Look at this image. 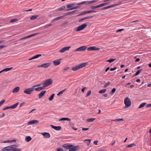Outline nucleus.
<instances>
[{
  "instance_id": "1",
  "label": "nucleus",
  "mask_w": 151,
  "mask_h": 151,
  "mask_svg": "<svg viewBox=\"0 0 151 151\" xmlns=\"http://www.w3.org/2000/svg\"><path fill=\"white\" fill-rule=\"evenodd\" d=\"M17 145H13L6 147L2 149V151H21L20 148H16Z\"/></svg>"
},
{
  "instance_id": "2",
  "label": "nucleus",
  "mask_w": 151,
  "mask_h": 151,
  "mask_svg": "<svg viewBox=\"0 0 151 151\" xmlns=\"http://www.w3.org/2000/svg\"><path fill=\"white\" fill-rule=\"evenodd\" d=\"M87 63H83L76 66H73L71 68V70L75 71L81 68L84 67L87 65Z\"/></svg>"
},
{
  "instance_id": "3",
  "label": "nucleus",
  "mask_w": 151,
  "mask_h": 151,
  "mask_svg": "<svg viewBox=\"0 0 151 151\" xmlns=\"http://www.w3.org/2000/svg\"><path fill=\"white\" fill-rule=\"evenodd\" d=\"M52 83V80L51 79H48L44 82L43 86L44 87V88L47 87L51 85Z\"/></svg>"
},
{
  "instance_id": "4",
  "label": "nucleus",
  "mask_w": 151,
  "mask_h": 151,
  "mask_svg": "<svg viewBox=\"0 0 151 151\" xmlns=\"http://www.w3.org/2000/svg\"><path fill=\"white\" fill-rule=\"evenodd\" d=\"M34 90V88L32 86L30 88L25 89L24 91L23 92L25 94L29 95L31 94Z\"/></svg>"
},
{
  "instance_id": "5",
  "label": "nucleus",
  "mask_w": 151,
  "mask_h": 151,
  "mask_svg": "<svg viewBox=\"0 0 151 151\" xmlns=\"http://www.w3.org/2000/svg\"><path fill=\"white\" fill-rule=\"evenodd\" d=\"M88 24V22H86V23L83 24L77 27L76 30V31H79L82 30L85 28L87 26V24Z\"/></svg>"
},
{
  "instance_id": "6",
  "label": "nucleus",
  "mask_w": 151,
  "mask_h": 151,
  "mask_svg": "<svg viewBox=\"0 0 151 151\" xmlns=\"http://www.w3.org/2000/svg\"><path fill=\"white\" fill-rule=\"evenodd\" d=\"M124 103L127 107H129L131 105V101L129 98L128 97L125 99Z\"/></svg>"
},
{
  "instance_id": "7",
  "label": "nucleus",
  "mask_w": 151,
  "mask_h": 151,
  "mask_svg": "<svg viewBox=\"0 0 151 151\" xmlns=\"http://www.w3.org/2000/svg\"><path fill=\"white\" fill-rule=\"evenodd\" d=\"M51 64V63H47L38 65L37 67L38 68H46L49 67L50 65Z\"/></svg>"
},
{
  "instance_id": "8",
  "label": "nucleus",
  "mask_w": 151,
  "mask_h": 151,
  "mask_svg": "<svg viewBox=\"0 0 151 151\" xmlns=\"http://www.w3.org/2000/svg\"><path fill=\"white\" fill-rule=\"evenodd\" d=\"M87 48V47L86 46H82L81 47L78 48H77L76 49L75 51H85L86 49Z\"/></svg>"
},
{
  "instance_id": "9",
  "label": "nucleus",
  "mask_w": 151,
  "mask_h": 151,
  "mask_svg": "<svg viewBox=\"0 0 151 151\" xmlns=\"http://www.w3.org/2000/svg\"><path fill=\"white\" fill-rule=\"evenodd\" d=\"M39 122V121L37 120H32L29 122L27 123L28 125H32L34 124L38 123Z\"/></svg>"
},
{
  "instance_id": "10",
  "label": "nucleus",
  "mask_w": 151,
  "mask_h": 151,
  "mask_svg": "<svg viewBox=\"0 0 151 151\" xmlns=\"http://www.w3.org/2000/svg\"><path fill=\"white\" fill-rule=\"evenodd\" d=\"M40 133L43 136L44 138H50V134L48 132H44Z\"/></svg>"
},
{
  "instance_id": "11",
  "label": "nucleus",
  "mask_w": 151,
  "mask_h": 151,
  "mask_svg": "<svg viewBox=\"0 0 151 151\" xmlns=\"http://www.w3.org/2000/svg\"><path fill=\"white\" fill-rule=\"evenodd\" d=\"M70 48V46H68L67 47H64L61 49L59 51L60 52L63 53L65 51L68 50H69Z\"/></svg>"
},
{
  "instance_id": "12",
  "label": "nucleus",
  "mask_w": 151,
  "mask_h": 151,
  "mask_svg": "<svg viewBox=\"0 0 151 151\" xmlns=\"http://www.w3.org/2000/svg\"><path fill=\"white\" fill-rule=\"evenodd\" d=\"M99 50L100 48H97L96 47L94 46L90 47L88 48L87 49V50L88 51Z\"/></svg>"
},
{
  "instance_id": "13",
  "label": "nucleus",
  "mask_w": 151,
  "mask_h": 151,
  "mask_svg": "<svg viewBox=\"0 0 151 151\" xmlns=\"http://www.w3.org/2000/svg\"><path fill=\"white\" fill-rule=\"evenodd\" d=\"M61 59H59L57 60H54L53 61V63L55 66H56L59 65L60 63Z\"/></svg>"
},
{
  "instance_id": "14",
  "label": "nucleus",
  "mask_w": 151,
  "mask_h": 151,
  "mask_svg": "<svg viewBox=\"0 0 151 151\" xmlns=\"http://www.w3.org/2000/svg\"><path fill=\"white\" fill-rule=\"evenodd\" d=\"M50 126L52 128L57 131H59L60 130L61 128V127L60 126H55L52 125H51Z\"/></svg>"
},
{
  "instance_id": "15",
  "label": "nucleus",
  "mask_w": 151,
  "mask_h": 151,
  "mask_svg": "<svg viewBox=\"0 0 151 151\" xmlns=\"http://www.w3.org/2000/svg\"><path fill=\"white\" fill-rule=\"evenodd\" d=\"M46 92V91H43L39 93L38 95L39 99H40L44 95Z\"/></svg>"
},
{
  "instance_id": "16",
  "label": "nucleus",
  "mask_w": 151,
  "mask_h": 151,
  "mask_svg": "<svg viewBox=\"0 0 151 151\" xmlns=\"http://www.w3.org/2000/svg\"><path fill=\"white\" fill-rule=\"evenodd\" d=\"M20 88L19 87H16L14 88L12 91V92L13 93H16L18 92L20 90Z\"/></svg>"
},
{
  "instance_id": "17",
  "label": "nucleus",
  "mask_w": 151,
  "mask_h": 151,
  "mask_svg": "<svg viewBox=\"0 0 151 151\" xmlns=\"http://www.w3.org/2000/svg\"><path fill=\"white\" fill-rule=\"evenodd\" d=\"M72 146V145H68V144H64L62 147L66 149H70V147Z\"/></svg>"
},
{
  "instance_id": "18",
  "label": "nucleus",
  "mask_w": 151,
  "mask_h": 151,
  "mask_svg": "<svg viewBox=\"0 0 151 151\" xmlns=\"http://www.w3.org/2000/svg\"><path fill=\"white\" fill-rule=\"evenodd\" d=\"M42 55L41 54H37L36 55H35L32 58H31L29 59V60H30L32 59H36L37 58H38L40 57Z\"/></svg>"
},
{
  "instance_id": "19",
  "label": "nucleus",
  "mask_w": 151,
  "mask_h": 151,
  "mask_svg": "<svg viewBox=\"0 0 151 151\" xmlns=\"http://www.w3.org/2000/svg\"><path fill=\"white\" fill-rule=\"evenodd\" d=\"M96 12V11L92 10H89V11H85V12H82L81 14H86L90 13H93V12Z\"/></svg>"
},
{
  "instance_id": "20",
  "label": "nucleus",
  "mask_w": 151,
  "mask_h": 151,
  "mask_svg": "<svg viewBox=\"0 0 151 151\" xmlns=\"http://www.w3.org/2000/svg\"><path fill=\"white\" fill-rule=\"evenodd\" d=\"M44 87H39L37 88H34V90H35V91H41L42 90H43L44 89Z\"/></svg>"
},
{
  "instance_id": "21",
  "label": "nucleus",
  "mask_w": 151,
  "mask_h": 151,
  "mask_svg": "<svg viewBox=\"0 0 151 151\" xmlns=\"http://www.w3.org/2000/svg\"><path fill=\"white\" fill-rule=\"evenodd\" d=\"M64 17V16H60V17H57L56 18H54L52 20V21H53V22H54V21H57V20H59V19H62Z\"/></svg>"
},
{
  "instance_id": "22",
  "label": "nucleus",
  "mask_w": 151,
  "mask_h": 151,
  "mask_svg": "<svg viewBox=\"0 0 151 151\" xmlns=\"http://www.w3.org/2000/svg\"><path fill=\"white\" fill-rule=\"evenodd\" d=\"M19 103H17L13 105L10 106V109H14L16 108L18 106Z\"/></svg>"
},
{
  "instance_id": "23",
  "label": "nucleus",
  "mask_w": 151,
  "mask_h": 151,
  "mask_svg": "<svg viewBox=\"0 0 151 151\" xmlns=\"http://www.w3.org/2000/svg\"><path fill=\"white\" fill-rule=\"evenodd\" d=\"M116 5L114 4V5H112L110 6H109L107 7H104L103 8H102L101 9V10H104L106 9H108L113 7H114V6H116Z\"/></svg>"
},
{
  "instance_id": "24",
  "label": "nucleus",
  "mask_w": 151,
  "mask_h": 151,
  "mask_svg": "<svg viewBox=\"0 0 151 151\" xmlns=\"http://www.w3.org/2000/svg\"><path fill=\"white\" fill-rule=\"evenodd\" d=\"M67 121L68 122H70V119L68 118L63 117L59 120V121Z\"/></svg>"
},
{
  "instance_id": "25",
  "label": "nucleus",
  "mask_w": 151,
  "mask_h": 151,
  "mask_svg": "<svg viewBox=\"0 0 151 151\" xmlns=\"http://www.w3.org/2000/svg\"><path fill=\"white\" fill-rule=\"evenodd\" d=\"M32 139V138L30 136H26L25 138V141L27 142H29Z\"/></svg>"
},
{
  "instance_id": "26",
  "label": "nucleus",
  "mask_w": 151,
  "mask_h": 151,
  "mask_svg": "<svg viewBox=\"0 0 151 151\" xmlns=\"http://www.w3.org/2000/svg\"><path fill=\"white\" fill-rule=\"evenodd\" d=\"M12 68H6L4 69L1 70V71H0V73H1L4 72V71H9V70H10L12 69Z\"/></svg>"
},
{
  "instance_id": "27",
  "label": "nucleus",
  "mask_w": 151,
  "mask_h": 151,
  "mask_svg": "<svg viewBox=\"0 0 151 151\" xmlns=\"http://www.w3.org/2000/svg\"><path fill=\"white\" fill-rule=\"evenodd\" d=\"M76 146H73L70 147V149H69V151H76Z\"/></svg>"
},
{
  "instance_id": "28",
  "label": "nucleus",
  "mask_w": 151,
  "mask_h": 151,
  "mask_svg": "<svg viewBox=\"0 0 151 151\" xmlns=\"http://www.w3.org/2000/svg\"><path fill=\"white\" fill-rule=\"evenodd\" d=\"M65 6H63L58 8L56 10V11H61L62 10L64 9H65Z\"/></svg>"
},
{
  "instance_id": "29",
  "label": "nucleus",
  "mask_w": 151,
  "mask_h": 151,
  "mask_svg": "<svg viewBox=\"0 0 151 151\" xmlns=\"http://www.w3.org/2000/svg\"><path fill=\"white\" fill-rule=\"evenodd\" d=\"M88 1H83L81 2L76 4V5H79L81 4H88Z\"/></svg>"
},
{
  "instance_id": "30",
  "label": "nucleus",
  "mask_w": 151,
  "mask_h": 151,
  "mask_svg": "<svg viewBox=\"0 0 151 151\" xmlns=\"http://www.w3.org/2000/svg\"><path fill=\"white\" fill-rule=\"evenodd\" d=\"M75 5H76V4L75 3H72V4H70L69 5H67L66 6V7L67 8H70V7H72V6H73Z\"/></svg>"
},
{
  "instance_id": "31",
  "label": "nucleus",
  "mask_w": 151,
  "mask_h": 151,
  "mask_svg": "<svg viewBox=\"0 0 151 151\" xmlns=\"http://www.w3.org/2000/svg\"><path fill=\"white\" fill-rule=\"evenodd\" d=\"M95 119V118H90L87 119L86 120V121L88 122H93Z\"/></svg>"
},
{
  "instance_id": "32",
  "label": "nucleus",
  "mask_w": 151,
  "mask_h": 151,
  "mask_svg": "<svg viewBox=\"0 0 151 151\" xmlns=\"http://www.w3.org/2000/svg\"><path fill=\"white\" fill-rule=\"evenodd\" d=\"M75 12V11H73L71 12H68L67 13H66L64 14V16H65L68 15H70L74 13Z\"/></svg>"
},
{
  "instance_id": "33",
  "label": "nucleus",
  "mask_w": 151,
  "mask_h": 151,
  "mask_svg": "<svg viewBox=\"0 0 151 151\" xmlns=\"http://www.w3.org/2000/svg\"><path fill=\"white\" fill-rule=\"evenodd\" d=\"M146 103H143L141 104L139 106L138 108L140 109L144 107V106L146 104Z\"/></svg>"
},
{
  "instance_id": "34",
  "label": "nucleus",
  "mask_w": 151,
  "mask_h": 151,
  "mask_svg": "<svg viewBox=\"0 0 151 151\" xmlns=\"http://www.w3.org/2000/svg\"><path fill=\"white\" fill-rule=\"evenodd\" d=\"M54 94H52L50 97L49 98L48 100L49 101H51L53 100L54 96Z\"/></svg>"
},
{
  "instance_id": "35",
  "label": "nucleus",
  "mask_w": 151,
  "mask_h": 151,
  "mask_svg": "<svg viewBox=\"0 0 151 151\" xmlns=\"http://www.w3.org/2000/svg\"><path fill=\"white\" fill-rule=\"evenodd\" d=\"M91 93V90H89L88 91V93H87L86 95L85 96V97H87L89 96Z\"/></svg>"
},
{
  "instance_id": "36",
  "label": "nucleus",
  "mask_w": 151,
  "mask_h": 151,
  "mask_svg": "<svg viewBox=\"0 0 151 151\" xmlns=\"http://www.w3.org/2000/svg\"><path fill=\"white\" fill-rule=\"evenodd\" d=\"M135 145V144L134 143H132L131 144L127 146V147L128 148H131L133 147Z\"/></svg>"
},
{
  "instance_id": "37",
  "label": "nucleus",
  "mask_w": 151,
  "mask_h": 151,
  "mask_svg": "<svg viewBox=\"0 0 151 151\" xmlns=\"http://www.w3.org/2000/svg\"><path fill=\"white\" fill-rule=\"evenodd\" d=\"M38 15H33L31 17L30 19L31 20H33L36 19L38 17Z\"/></svg>"
},
{
  "instance_id": "38",
  "label": "nucleus",
  "mask_w": 151,
  "mask_h": 151,
  "mask_svg": "<svg viewBox=\"0 0 151 151\" xmlns=\"http://www.w3.org/2000/svg\"><path fill=\"white\" fill-rule=\"evenodd\" d=\"M106 89H104L101 90H100L99 91V93H103L106 92Z\"/></svg>"
},
{
  "instance_id": "39",
  "label": "nucleus",
  "mask_w": 151,
  "mask_h": 151,
  "mask_svg": "<svg viewBox=\"0 0 151 151\" xmlns=\"http://www.w3.org/2000/svg\"><path fill=\"white\" fill-rule=\"evenodd\" d=\"M93 17V16H88L87 17H86L84 18H83V20H84L86 19H89L92 18Z\"/></svg>"
},
{
  "instance_id": "40",
  "label": "nucleus",
  "mask_w": 151,
  "mask_h": 151,
  "mask_svg": "<svg viewBox=\"0 0 151 151\" xmlns=\"http://www.w3.org/2000/svg\"><path fill=\"white\" fill-rule=\"evenodd\" d=\"M141 71V70H138L135 74L134 76H136L138 75Z\"/></svg>"
},
{
  "instance_id": "41",
  "label": "nucleus",
  "mask_w": 151,
  "mask_h": 151,
  "mask_svg": "<svg viewBox=\"0 0 151 151\" xmlns=\"http://www.w3.org/2000/svg\"><path fill=\"white\" fill-rule=\"evenodd\" d=\"M36 33L32 34L30 35H28L27 36H26L25 37H26V38H27L31 37H32V36H34L35 35H36Z\"/></svg>"
},
{
  "instance_id": "42",
  "label": "nucleus",
  "mask_w": 151,
  "mask_h": 151,
  "mask_svg": "<svg viewBox=\"0 0 151 151\" xmlns=\"http://www.w3.org/2000/svg\"><path fill=\"white\" fill-rule=\"evenodd\" d=\"M124 120V119H116L115 120H113L112 121H115L117 122H119L120 121H123Z\"/></svg>"
},
{
  "instance_id": "43",
  "label": "nucleus",
  "mask_w": 151,
  "mask_h": 151,
  "mask_svg": "<svg viewBox=\"0 0 151 151\" xmlns=\"http://www.w3.org/2000/svg\"><path fill=\"white\" fill-rule=\"evenodd\" d=\"M17 20H18L17 19H11V20H10V22L12 23V22H16L17 21Z\"/></svg>"
},
{
  "instance_id": "44",
  "label": "nucleus",
  "mask_w": 151,
  "mask_h": 151,
  "mask_svg": "<svg viewBox=\"0 0 151 151\" xmlns=\"http://www.w3.org/2000/svg\"><path fill=\"white\" fill-rule=\"evenodd\" d=\"M65 90H62V91L59 92L57 94V95L59 96V95H61L64 92Z\"/></svg>"
},
{
  "instance_id": "45",
  "label": "nucleus",
  "mask_w": 151,
  "mask_h": 151,
  "mask_svg": "<svg viewBox=\"0 0 151 151\" xmlns=\"http://www.w3.org/2000/svg\"><path fill=\"white\" fill-rule=\"evenodd\" d=\"M85 141H87V142L86 143L87 145L88 146L89 145V144L91 142V140L90 139H86Z\"/></svg>"
},
{
  "instance_id": "46",
  "label": "nucleus",
  "mask_w": 151,
  "mask_h": 151,
  "mask_svg": "<svg viewBox=\"0 0 151 151\" xmlns=\"http://www.w3.org/2000/svg\"><path fill=\"white\" fill-rule=\"evenodd\" d=\"M15 141H16V140H14L12 141L8 140L7 141H4L3 142L4 143H8V142H15Z\"/></svg>"
},
{
  "instance_id": "47",
  "label": "nucleus",
  "mask_w": 151,
  "mask_h": 151,
  "mask_svg": "<svg viewBox=\"0 0 151 151\" xmlns=\"http://www.w3.org/2000/svg\"><path fill=\"white\" fill-rule=\"evenodd\" d=\"M115 60V59H111L109 60H107L106 61L108 62H109L110 63H111L112 62L114 61Z\"/></svg>"
},
{
  "instance_id": "48",
  "label": "nucleus",
  "mask_w": 151,
  "mask_h": 151,
  "mask_svg": "<svg viewBox=\"0 0 151 151\" xmlns=\"http://www.w3.org/2000/svg\"><path fill=\"white\" fill-rule=\"evenodd\" d=\"M56 151H63V150L62 148L59 147L56 149Z\"/></svg>"
},
{
  "instance_id": "49",
  "label": "nucleus",
  "mask_w": 151,
  "mask_h": 151,
  "mask_svg": "<svg viewBox=\"0 0 151 151\" xmlns=\"http://www.w3.org/2000/svg\"><path fill=\"white\" fill-rule=\"evenodd\" d=\"M91 9H95L96 8H98V5L96 6H91Z\"/></svg>"
},
{
  "instance_id": "50",
  "label": "nucleus",
  "mask_w": 151,
  "mask_h": 151,
  "mask_svg": "<svg viewBox=\"0 0 151 151\" xmlns=\"http://www.w3.org/2000/svg\"><path fill=\"white\" fill-rule=\"evenodd\" d=\"M110 83L109 82H108L107 83H106V84L104 85V87L106 88L107 86H108L110 85Z\"/></svg>"
},
{
  "instance_id": "51",
  "label": "nucleus",
  "mask_w": 151,
  "mask_h": 151,
  "mask_svg": "<svg viewBox=\"0 0 151 151\" xmlns=\"http://www.w3.org/2000/svg\"><path fill=\"white\" fill-rule=\"evenodd\" d=\"M69 68V67H67L64 68H63V71H65L67 70Z\"/></svg>"
},
{
  "instance_id": "52",
  "label": "nucleus",
  "mask_w": 151,
  "mask_h": 151,
  "mask_svg": "<svg viewBox=\"0 0 151 151\" xmlns=\"http://www.w3.org/2000/svg\"><path fill=\"white\" fill-rule=\"evenodd\" d=\"M5 101L4 100H3L1 101H0V106H1L3 104L4 102Z\"/></svg>"
},
{
  "instance_id": "53",
  "label": "nucleus",
  "mask_w": 151,
  "mask_h": 151,
  "mask_svg": "<svg viewBox=\"0 0 151 151\" xmlns=\"http://www.w3.org/2000/svg\"><path fill=\"white\" fill-rule=\"evenodd\" d=\"M10 109V106H6V107H5L3 109V110H5L6 109Z\"/></svg>"
},
{
  "instance_id": "54",
  "label": "nucleus",
  "mask_w": 151,
  "mask_h": 151,
  "mask_svg": "<svg viewBox=\"0 0 151 151\" xmlns=\"http://www.w3.org/2000/svg\"><path fill=\"white\" fill-rule=\"evenodd\" d=\"M51 24H49L45 26L44 27L45 28L51 26Z\"/></svg>"
},
{
  "instance_id": "55",
  "label": "nucleus",
  "mask_w": 151,
  "mask_h": 151,
  "mask_svg": "<svg viewBox=\"0 0 151 151\" xmlns=\"http://www.w3.org/2000/svg\"><path fill=\"white\" fill-rule=\"evenodd\" d=\"M124 30V29H119V30H116V33H117L118 32H121L122 31Z\"/></svg>"
},
{
  "instance_id": "56",
  "label": "nucleus",
  "mask_w": 151,
  "mask_h": 151,
  "mask_svg": "<svg viewBox=\"0 0 151 151\" xmlns=\"http://www.w3.org/2000/svg\"><path fill=\"white\" fill-rule=\"evenodd\" d=\"M116 89L115 88H114L112 89L111 90V93H114L116 91Z\"/></svg>"
},
{
  "instance_id": "57",
  "label": "nucleus",
  "mask_w": 151,
  "mask_h": 151,
  "mask_svg": "<svg viewBox=\"0 0 151 151\" xmlns=\"http://www.w3.org/2000/svg\"><path fill=\"white\" fill-rule=\"evenodd\" d=\"M6 47V46L5 45H0V49L3 48L4 47Z\"/></svg>"
},
{
  "instance_id": "58",
  "label": "nucleus",
  "mask_w": 151,
  "mask_h": 151,
  "mask_svg": "<svg viewBox=\"0 0 151 151\" xmlns=\"http://www.w3.org/2000/svg\"><path fill=\"white\" fill-rule=\"evenodd\" d=\"M94 1H93H93H88V4H92L93 3H94Z\"/></svg>"
},
{
  "instance_id": "59",
  "label": "nucleus",
  "mask_w": 151,
  "mask_h": 151,
  "mask_svg": "<svg viewBox=\"0 0 151 151\" xmlns=\"http://www.w3.org/2000/svg\"><path fill=\"white\" fill-rule=\"evenodd\" d=\"M146 107L147 108H149V107H151V104H148L146 106Z\"/></svg>"
},
{
  "instance_id": "60",
  "label": "nucleus",
  "mask_w": 151,
  "mask_h": 151,
  "mask_svg": "<svg viewBox=\"0 0 151 151\" xmlns=\"http://www.w3.org/2000/svg\"><path fill=\"white\" fill-rule=\"evenodd\" d=\"M98 142V141L97 140L94 141L93 142V143L94 144L97 145V143Z\"/></svg>"
},
{
  "instance_id": "61",
  "label": "nucleus",
  "mask_w": 151,
  "mask_h": 151,
  "mask_svg": "<svg viewBox=\"0 0 151 151\" xmlns=\"http://www.w3.org/2000/svg\"><path fill=\"white\" fill-rule=\"evenodd\" d=\"M40 85H41V84H37L35 86H32V87H33V88H34L35 87H37V86H40Z\"/></svg>"
},
{
  "instance_id": "62",
  "label": "nucleus",
  "mask_w": 151,
  "mask_h": 151,
  "mask_svg": "<svg viewBox=\"0 0 151 151\" xmlns=\"http://www.w3.org/2000/svg\"><path fill=\"white\" fill-rule=\"evenodd\" d=\"M89 129L88 128H83L82 130L83 131H86Z\"/></svg>"
},
{
  "instance_id": "63",
  "label": "nucleus",
  "mask_w": 151,
  "mask_h": 151,
  "mask_svg": "<svg viewBox=\"0 0 151 151\" xmlns=\"http://www.w3.org/2000/svg\"><path fill=\"white\" fill-rule=\"evenodd\" d=\"M116 69V67H114V68H111L110 69V70L111 71H113Z\"/></svg>"
},
{
  "instance_id": "64",
  "label": "nucleus",
  "mask_w": 151,
  "mask_h": 151,
  "mask_svg": "<svg viewBox=\"0 0 151 151\" xmlns=\"http://www.w3.org/2000/svg\"><path fill=\"white\" fill-rule=\"evenodd\" d=\"M86 87H84L81 89V91L83 93L84 91L86 89Z\"/></svg>"
}]
</instances>
